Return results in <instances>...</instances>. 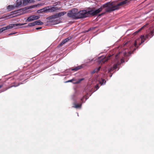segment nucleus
I'll list each match as a JSON object with an SVG mask.
<instances>
[{
    "mask_svg": "<svg viewBox=\"0 0 154 154\" xmlns=\"http://www.w3.org/2000/svg\"><path fill=\"white\" fill-rule=\"evenodd\" d=\"M42 28V27H37V28H36V29L37 30H38V29H41Z\"/></svg>",
    "mask_w": 154,
    "mask_h": 154,
    "instance_id": "c85d7f7f",
    "label": "nucleus"
},
{
    "mask_svg": "<svg viewBox=\"0 0 154 154\" xmlns=\"http://www.w3.org/2000/svg\"><path fill=\"white\" fill-rule=\"evenodd\" d=\"M15 33H11V34H9V35H13V34H14Z\"/></svg>",
    "mask_w": 154,
    "mask_h": 154,
    "instance_id": "72a5a7b5",
    "label": "nucleus"
},
{
    "mask_svg": "<svg viewBox=\"0 0 154 154\" xmlns=\"http://www.w3.org/2000/svg\"><path fill=\"white\" fill-rule=\"evenodd\" d=\"M103 71H104L105 72H106V71H105V70H103Z\"/></svg>",
    "mask_w": 154,
    "mask_h": 154,
    "instance_id": "e433bc0d",
    "label": "nucleus"
},
{
    "mask_svg": "<svg viewBox=\"0 0 154 154\" xmlns=\"http://www.w3.org/2000/svg\"><path fill=\"white\" fill-rule=\"evenodd\" d=\"M94 8H92L91 10L87 11L85 10L78 11V19L85 18L91 15L92 16L96 15L102 11L103 9L102 7H100L97 9L94 10Z\"/></svg>",
    "mask_w": 154,
    "mask_h": 154,
    "instance_id": "f257e3e1",
    "label": "nucleus"
},
{
    "mask_svg": "<svg viewBox=\"0 0 154 154\" xmlns=\"http://www.w3.org/2000/svg\"><path fill=\"white\" fill-rule=\"evenodd\" d=\"M82 103H80L79 104H76L75 103H74V106L73 107L76 108H81L82 106Z\"/></svg>",
    "mask_w": 154,
    "mask_h": 154,
    "instance_id": "f8f14e48",
    "label": "nucleus"
},
{
    "mask_svg": "<svg viewBox=\"0 0 154 154\" xmlns=\"http://www.w3.org/2000/svg\"><path fill=\"white\" fill-rule=\"evenodd\" d=\"M12 79H13V78H12V79H11V80H12Z\"/></svg>",
    "mask_w": 154,
    "mask_h": 154,
    "instance_id": "ea45409f",
    "label": "nucleus"
},
{
    "mask_svg": "<svg viewBox=\"0 0 154 154\" xmlns=\"http://www.w3.org/2000/svg\"><path fill=\"white\" fill-rule=\"evenodd\" d=\"M69 17L73 19H78V10L77 9L74 8L69 11L67 14Z\"/></svg>",
    "mask_w": 154,
    "mask_h": 154,
    "instance_id": "f03ea898",
    "label": "nucleus"
},
{
    "mask_svg": "<svg viewBox=\"0 0 154 154\" xmlns=\"http://www.w3.org/2000/svg\"><path fill=\"white\" fill-rule=\"evenodd\" d=\"M22 4V1L21 0H17L16 3V6L19 7Z\"/></svg>",
    "mask_w": 154,
    "mask_h": 154,
    "instance_id": "f3484780",
    "label": "nucleus"
},
{
    "mask_svg": "<svg viewBox=\"0 0 154 154\" xmlns=\"http://www.w3.org/2000/svg\"><path fill=\"white\" fill-rule=\"evenodd\" d=\"M75 80H76L75 79H72L69 80L66 82H65L67 83V82H72L74 81H75Z\"/></svg>",
    "mask_w": 154,
    "mask_h": 154,
    "instance_id": "b1692460",
    "label": "nucleus"
},
{
    "mask_svg": "<svg viewBox=\"0 0 154 154\" xmlns=\"http://www.w3.org/2000/svg\"><path fill=\"white\" fill-rule=\"evenodd\" d=\"M154 29L152 31L149 33V35L150 36V38H151L154 35Z\"/></svg>",
    "mask_w": 154,
    "mask_h": 154,
    "instance_id": "4be33fe9",
    "label": "nucleus"
},
{
    "mask_svg": "<svg viewBox=\"0 0 154 154\" xmlns=\"http://www.w3.org/2000/svg\"><path fill=\"white\" fill-rule=\"evenodd\" d=\"M35 25V22H34L33 23H29L28 25V26H34Z\"/></svg>",
    "mask_w": 154,
    "mask_h": 154,
    "instance_id": "5701e85b",
    "label": "nucleus"
},
{
    "mask_svg": "<svg viewBox=\"0 0 154 154\" xmlns=\"http://www.w3.org/2000/svg\"><path fill=\"white\" fill-rule=\"evenodd\" d=\"M35 25H42L43 24V23L41 22L40 20H38L34 22Z\"/></svg>",
    "mask_w": 154,
    "mask_h": 154,
    "instance_id": "dca6fc26",
    "label": "nucleus"
},
{
    "mask_svg": "<svg viewBox=\"0 0 154 154\" xmlns=\"http://www.w3.org/2000/svg\"><path fill=\"white\" fill-rule=\"evenodd\" d=\"M84 98H85L84 97H83L81 99V102H80V103H82V104L83 103V101L84 100Z\"/></svg>",
    "mask_w": 154,
    "mask_h": 154,
    "instance_id": "a878e982",
    "label": "nucleus"
},
{
    "mask_svg": "<svg viewBox=\"0 0 154 154\" xmlns=\"http://www.w3.org/2000/svg\"><path fill=\"white\" fill-rule=\"evenodd\" d=\"M146 26V25H145L144 26H143V27H141L140 29L139 30V31L141 30L144 27H145Z\"/></svg>",
    "mask_w": 154,
    "mask_h": 154,
    "instance_id": "cd10ccee",
    "label": "nucleus"
},
{
    "mask_svg": "<svg viewBox=\"0 0 154 154\" xmlns=\"http://www.w3.org/2000/svg\"><path fill=\"white\" fill-rule=\"evenodd\" d=\"M14 82L13 83H11V86L10 87H8L6 88L5 89H3V91H0V93H1L2 92L5 91L7 90L8 89L10 88H11L13 87H17L19 85H14L13 84H14Z\"/></svg>",
    "mask_w": 154,
    "mask_h": 154,
    "instance_id": "1a4fd4ad",
    "label": "nucleus"
},
{
    "mask_svg": "<svg viewBox=\"0 0 154 154\" xmlns=\"http://www.w3.org/2000/svg\"><path fill=\"white\" fill-rule=\"evenodd\" d=\"M12 79H13V78H12V79H11V80H12Z\"/></svg>",
    "mask_w": 154,
    "mask_h": 154,
    "instance_id": "58836bf2",
    "label": "nucleus"
},
{
    "mask_svg": "<svg viewBox=\"0 0 154 154\" xmlns=\"http://www.w3.org/2000/svg\"><path fill=\"white\" fill-rule=\"evenodd\" d=\"M59 10V8L55 7L48 6L45 8V11L46 12H52Z\"/></svg>",
    "mask_w": 154,
    "mask_h": 154,
    "instance_id": "20e7f679",
    "label": "nucleus"
},
{
    "mask_svg": "<svg viewBox=\"0 0 154 154\" xmlns=\"http://www.w3.org/2000/svg\"><path fill=\"white\" fill-rule=\"evenodd\" d=\"M136 49V48H134V51H135Z\"/></svg>",
    "mask_w": 154,
    "mask_h": 154,
    "instance_id": "c9c22d12",
    "label": "nucleus"
},
{
    "mask_svg": "<svg viewBox=\"0 0 154 154\" xmlns=\"http://www.w3.org/2000/svg\"><path fill=\"white\" fill-rule=\"evenodd\" d=\"M14 8V7L12 5H9L8 6L7 8L9 10V11H10L12 9H13Z\"/></svg>",
    "mask_w": 154,
    "mask_h": 154,
    "instance_id": "aec40b11",
    "label": "nucleus"
},
{
    "mask_svg": "<svg viewBox=\"0 0 154 154\" xmlns=\"http://www.w3.org/2000/svg\"><path fill=\"white\" fill-rule=\"evenodd\" d=\"M26 23H15L13 24H11L9 25H8L5 27H3L1 29H0V33H2L4 31L9 29H11L14 27L15 26H20L22 25H23L25 24Z\"/></svg>",
    "mask_w": 154,
    "mask_h": 154,
    "instance_id": "7ed1b4c3",
    "label": "nucleus"
},
{
    "mask_svg": "<svg viewBox=\"0 0 154 154\" xmlns=\"http://www.w3.org/2000/svg\"><path fill=\"white\" fill-rule=\"evenodd\" d=\"M66 13V12L65 11L61 12L57 14V15L58 17H61V16H63Z\"/></svg>",
    "mask_w": 154,
    "mask_h": 154,
    "instance_id": "a211bd4d",
    "label": "nucleus"
},
{
    "mask_svg": "<svg viewBox=\"0 0 154 154\" xmlns=\"http://www.w3.org/2000/svg\"><path fill=\"white\" fill-rule=\"evenodd\" d=\"M118 54H117L116 55V59H117V57H118Z\"/></svg>",
    "mask_w": 154,
    "mask_h": 154,
    "instance_id": "7c9ffc66",
    "label": "nucleus"
},
{
    "mask_svg": "<svg viewBox=\"0 0 154 154\" xmlns=\"http://www.w3.org/2000/svg\"><path fill=\"white\" fill-rule=\"evenodd\" d=\"M70 39H71V38H70V37H68V38H65V39H64L63 40L62 42H61L60 43L59 45H58V46L60 47V46H62L63 44H64L66 43Z\"/></svg>",
    "mask_w": 154,
    "mask_h": 154,
    "instance_id": "0eeeda50",
    "label": "nucleus"
},
{
    "mask_svg": "<svg viewBox=\"0 0 154 154\" xmlns=\"http://www.w3.org/2000/svg\"><path fill=\"white\" fill-rule=\"evenodd\" d=\"M84 79V78H82L79 79L77 81H75V82H73V83L74 84H78L80 83Z\"/></svg>",
    "mask_w": 154,
    "mask_h": 154,
    "instance_id": "6ab92c4d",
    "label": "nucleus"
},
{
    "mask_svg": "<svg viewBox=\"0 0 154 154\" xmlns=\"http://www.w3.org/2000/svg\"><path fill=\"white\" fill-rule=\"evenodd\" d=\"M82 68V66H79L72 69L71 70L72 71H77L78 70L81 69Z\"/></svg>",
    "mask_w": 154,
    "mask_h": 154,
    "instance_id": "ddd939ff",
    "label": "nucleus"
},
{
    "mask_svg": "<svg viewBox=\"0 0 154 154\" xmlns=\"http://www.w3.org/2000/svg\"><path fill=\"white\" fill-rule=\"evenodd\" d=\"M99 87L98 85H96L95 86V88H96V90L95 91H96L97 89H99Z\"/></svg>",
    "mask_w": 154,
    "mask_h": 154,
    "instance_id": "393cba45",
    "label": "nucleus"
},
{
    "mask_svg": "<svg viewBox=\"0 0 154 154\" xmlns=\"http://www.w3.org/2000/svg\"><path fill=\"white\" fill-rule=\"evenodd\" d=\"M33 0H23V5H26L33 2Z\"/></svg>",
    "mask_w": 154,
    "mask_h": 154,
    "instance_id": "9b49d317",
    "label": "nucleus"
},
{
    "mask_svg": "<svg viewBox=\"0 0 154 154\" xmlns=\"http://www.w3.org/2000/svg\"><path fill=\"white\" fill-rule=\"evenodd\" d=\"M12 79H13V78H12V79H11V80H12Z\"/></svg>",
    "mask_w": 154,
    "mask_h": 154,
    "instance_id": "4c0bfd02",
    "label": "nucleus"
},
{
    "mask_svg": "<svg viewBox=\"0 0 154 154\" xmlns=\"http://www.w3.org/2000/svg\"><path fill=\"white\" fill-rule=\"evenodd\" d=\"M104 14V13H102L100 14H99V16H101L102 15H103V14Z\"/></svg>",
    "mask_w": 154,
    "mask_h": 154,
    "instance_id": "2f4dec72",
    "label": "nucleus"
},
{
    "mask_svg": "<svg viewBox=\"0 0 154 154\" xmlns=\"http://www.w3.org/2000/svg\"><path fill=\"white\" fill-rule=\"evenodd\" d=\"M90 29H89L88 30H87L86 32H88L89 31H90Z\"/></svg>",
    "mask_w": 154,
    "mask_h": 154,
    "instance_id": "f704fd0d",
    "label": "nucleus"
},
{
    "mask_svg": "<svg viewBox=\"0 0 154 154\" xmlns=\"http://www.w3.org/2000/svg\"><path fill=\"white\" fill-rule=\"evenodd\" d=\"M3 86V85H0V88H2Z\"/></svg>",
    "mask_w": 154,
    "mask_h": 154,
    "instance_id": "c756f323",
    "label": "nucleus"
},
{
    "mask_svg": "<svg viewBox=\"0 0 154 154\" xmlns=\"http://www.w3.org/2000/svg\"><path fill=\"white\" fill-rule=\"evenodd\" d=\"M139 38L140 39V41H141V44L144 42L146 40V38L144 35H141L140 36V38Z\"/></svg>",
    "mask_w": 154,
    "mask_h": 154,
    "instance_id": "2eb2a0df",
    "label": "nucleus"
},
{
    "mask_svg": "<svg viewBox=\"0 0 154 154\" xmlns=\"http://www.w3.org/2000/svg\"><path fill=\"white\" fill-rule=\"evenodd\" d=\"M140 39L139 38L135 40L134 45L136 48H137L138 47L141 45V42H140Z\"/></svg>",
    "mask_w": 154,
    "mask_h": 154,
    "instance_id": "423d86ee",
    "label": "nucleus"
},
{
    "mask_svg": "<svg viewBox=\"0 0 154 154\" xmlns=\"http://www.w3.org/2000/svg\"><path fill=\"white\" fill-rule=\"evenodd\" d=\"M117 64H114L113 65V67H111L110 68L108 69V72H110L111 71H112L113 70H114L117 68Z\"/></svg>",
    "mask_w": 154,
    "mask_h": 154,
    "instance_id": "9d476101",
    "label": "nucleus"
},
{
    "mask_svg": "<svg viewBox=\"0 0 154 154\" xmlns=\"http://www.w3.org/2000/svg\"><path fill=\"white\" fill-rule=\"evenodd\" d=\"M40 18L39 16H36L35 15H32L31 16L29 17L27 20H26V22H30L34 20L38 19Z\"/></svg>",
    "mask_w": 154,
    "mask_h": 154,
    "instance_id": "39448f33",
    "label": "nucleus"
},
{
    "mask_svg": "<svg viewBox=\"0 0 154 154\" xmlns=\"http://www.w3.org/2000/svg\"><path fill=\"white\" fill-rule=\"evenodd\" d=\"M101 68V67L100 66L98 68H95L94 70L91 72V73L92 74H93L95 72H97L99 71Z\"/></svg>",
    "mask_w": 154,
    "mask_h": 154,
    "instance_id": "4468645a",
    "label": "nucleus"
},
{
    "mask_svg": "<svg viewBox=\"0 0 154 154\" xmlns=\"http://www.w3.org/2000/svg\"><path fill=\"white\" fill-rule=\"evenodd\" d=\"M112 55H108L106 57H105L104 58H102V60L101 62L103 63H104L107 61H108L109 60V59L110 57H111Z\"/></svg>",
    "mask_w": 154,
    "mask_h": 154,
    "instance_id": "6e6552de",
    "label": "nucleus"
},
{
    "mask_svg": "<svg viewBox=\"0 0 154 154\" xmlns=\"http://www.w3.org/2000/svg\"><path fill=\"white\" fill-rule=\"evenodd\" d=\"M149 36H150V35H149V34H148V35H146L145 36V38H146H146H148Z\"/></svg>",
    "mask_w": 154,
    "mask_h": 154,
    "instance_id": "bb28decb",
    "label": "nucleus"
},
{
    "mask_svg": "<svg viewBox=\"0 0 154 154\" xmlns=\"http://www.w3.org/2000/svg\"><path fill=\"white\" fill-rule=\"evenodd\" d=\"M154 20V17H153Z\"/></svg>",
    "mask_w": 154,
    "mask_h": 154,
    "instance_id": "a19ab883",
    "label": "nucleus"
},
{
    "mask_svg": "<svg viewBox=\"0 0 154 154\" xmlns=\"http://www.w3.org/2000/svg\"><path fill=\"white\" fill-rule=\"evenodd\" d=\"M123 62H124V60H122H122H121V63H122Z\"/></svg>",
    "mask_w": 154,
    "mask_h": 154,
    "instance_id": "473e14b6",
    "label": "nucleus"
},
{
    "mask_svg": "<svg viewBox=\"0 0 154 154\" xmlns=\"http://www.w3.org/2000/svg\"><path fill=\"white\" fill-rule=\"evenodd\" d=\"M106 81L104 79H102L101 81L100 82V84L101 85H102L103 84L105 83Z\"/></svg>",
    "mask_w": 154,
    "mask_h": 154,
    "instance_id": "412c9836",
    "label": "nucleus"
}]
</instances>
